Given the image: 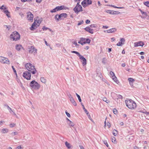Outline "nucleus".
Listing matches in <instances>:
<instances>
[{
  "mask_svg": "<svg viewBox=\"0 0 149 149\" xmlns=\"http://www.w3.org/2000/svg\"><path fill=\"white\" fill-rule=\"evenodd\" d=\"M117 45L119 46H121L122 45V44H121V42H119L117 44Z\"/></svg>",
  "mask_w": 149,
  "mask_h": 149,
  "instance_id": "13d9d810",
  "label": "nucleus"
},
{
  "mask_svg": "<svg viewBox=\"0 0 149 149\" xmlns=\"http://www.w3.org/2000/svg\"><path fill=\"white\" fill-rule=\"evenodd\" d=\"M91 41V40L89 38H86V39L85 41L83 42L82 44L84 45L86 43H90Z\"/></svg>",
  "mask_w": 149,
  "mask_h": 149,
  "instance_id": "b1692460",
  "label": "nucleus"
},
{
  "mask_svg": "<svg viewBox=\"0 0 149 149\" xmlns=\"http://www.w3.org/2000/svg\"><path fill=\"white\" fill-rule=\"evenodd\" d=\"M66 120L68 121H69V123H68V124L69 125L73 128H74V125L73 124V123L70 121L69 119H68L67 118H66Z\"/></svg>",
  "mask_w": 149,
  "mask_h": 149,
  "instance_id": "5701e85b",
  "label": "nucleus"
},
{
  "mask_svg": "<svg viewBox=\"0 0 149 149\" xmlns=\"http://www.w3.org/2000/svg\"><path fill=\"white\" fill-rule=\"evenodd\" d=\"M65 145L66 146L68 149H70V148H71L72 147L73 148V146H72V145H71L70 143H69L67 141H66L65 142Z\"/></svg>",
  "mask_w": 149,
  "mask_h": 149,
  "instance_id": "6ab92c4d",
  "label": "nucleus"
},
{
  "mask_svg": "<svg viewBox=\"0 0 149 149\" xmlns=\"http://www.w3.org/2000/svg\"><path fill=\"white\" fill-rule=\"evenodd\" d=\"M91 0H83L81 2V4L84 8L92 4Z\"/></svg>",
  "mask_w": 149,
  "mask_h": 149,
  "instance_id": "423d86ee",
  "label": "nucleus"
},
{
  "mask_svg": "<svg viewBox=\"0 0 149 149\" xmlns=\"http://www.w3.org/2000/svg\"><path fill=\"white\" fill-rule=\"evenodd\" d=\"M29 52L32 53L34 52V54H36L37 52V49L33 46H31L29 48Z\"/></svg>",
  "mask_w": 149,
  "mask_h": 149,
  "instance_id": "f8f14e48",
  "label": "nucleus"
},
{
  "mask_svg": "<svg viewBox=\"0 0 149 149\" xmlns=\"http://www.w3.org/2000/svg\"><path fill=\"white\" fill-rule=\"evenodd\" d=\"M107 6H111L112 7H114V8H117L122 9V8H124L123 7H117V6H115L112 5H107Z\"/></svg>",
  "mask_w": 149,
  "mask_h": 149,
  "instance_id": "a878e982",
  "label": "nucleus"
},
{
  "mask_svg": "<svg viewBox=\"0 0 149 149\" xmlns=\"http://www.w3.org/2000/svg\"><path fill=\"white\" fill-rule=\"evenodd\" d=\"M25 67L29 72H31L33 74L36 73V70L35 66L30 63H27L25 64Z\"/></svg>",
  "mask_w": 149,
  "mask_h": 149,
  "instance_id": "f03ea898",
  "label": "nucleus"
},
{
  "mask_svg": "<svg viewBox=\"0 0 149 149\" xmlns=\"http://www.w3.org/2000/svg\"><path fill=\"white\" fill-rule=\"evenodd\" d=\"M80 40H81V41L82 42H84V41H85V40H86V38H81Z\"/></svg>",
  "mask_w": 149,
  "mask_h": 149,
  "instance_id": "0e129e2a",
  "label": "nucleus"
},
{
  "mask_svg": "<svg viewBox=\"0 0 149 149\" xmlns=\"http://www.w3.org/2000/svg\"><path fill=\"white\" fill-rule=\"evenodd\" d=\"M67 14L65 13H62L58 15L56 14L55 16V18L58 21L59 19L62 20L67 17Z\"/></svg>",
  "mask_w": 149,
  "mask_h": 149,
  "instance_id": "39448f33",
  "label": "nucleus"
},
{
  "mask_svg": "<svg viewBox=\"0 0 149 149\" xmlns=\"http://www.w3.org/2000/svg\"><path fill=\"white\" fill-rule=\"evenodd\" d=\"M14 32H13L10 35V38L12 39H13V37H14Z\"/></svg>",
  "mask_w": 149,
  "mask_h": 149,
  "instance_id": "09e8293b",
  "label": "nucleus"
},
{
  "mask_svg": "<svg viewBox=\"0 0 149 149\" xmlns=\"http://www.w3.org/2000/svg\"><path fill=\"white\" fill-rule=\"evenodd\" d=\"M8 56L10 57H11L13 56V55H12V53L10 51L8 52Z\"/></svg>",
  "mask_w": 149,
  "mask_h": 149,
  "instance_id": "58836bf2",
  "label": "nucleus"
},
{
  "mask_svg": "<svg viewBox=\"0 0 149 149\" xmlns=\"http://www.w3.org/2000/svg\"><path fill=\"white\" fill-rule=\"evenodd\" d=\"M12 69L13 70L14 73L15 74H16V70H15V69L14 68V66H12Z\"/></svg>",
  "mask_w": 149,
  "mask_h": 149,
  "instance_id": "864d4df0",
  "label": "nucleus"
},
{
  "mask_svg": "<svg viewBox=\"0 0 149 149\" xmlns=\"http://www.w3.org/2000/svg\"><path fill=\"white\" fill-rule=\"evenodd\" d=\"M4 26H6V28L8 29V30H10L11 28V26L10 25L7 26L5 25Z\"/></svg>",
  "mask_w": 149,
  "mask_h": 149,
  "instance_id": "8fccbe9b",
  "label": "nucleus"
},
{
  "mask_svg": "<svg viewBox=\"0 0 149 149\" xmlns=\"http://www.w3.org/2000/svg\"><path fill=\"white\" fill-rule=\"evenodd\" d=\"M104 144H105L106 145V146L107 147H108L109 145L106 141H104Z\"/></svg>",
  "mask_w": 149,
  "mask_h": 149,
  "instance_id": "4d7b16f0",
  "label": "nucleus"
},
{
  "mask_svg": "<svg viewBox=\"0 0 149 149\" xmlns=\"http://www.w3.org/2000/svg\"><path fill=\"white\" fill-rule=\"evenodd\" d=\"M78 23L77 24L78 26H79V25L83 24L84 23L83 21L82 20H81L80 21H78Z\"/></svg>",
  "mask_w": 149,
  "mask_h": 149,
  "instance_id": "e433bc0d",
  "label": "nucleus"
},
{
  "mask_svg": "<svg viewBox=\"0 0 149 149\" xmlns=\"http://www.w3.org/2000/svg\"><path fill=\"white\" fill-rule=\"evenodd\" d=\"M118 132L115 130H114L113 131V134L114 136H116Z\"/></svg>",
  "mask_w": 149,
  "mask_h": 149,
  "instance_id": "473e14b6",
  "label": "nucleus"
},
{
  "mask_svg": "<svg viewBox=\"0 0 149 149\" xmlns=\"http://www.w3.org/2000/svg\"><path fill=\"white\" fill-rule=\"evenodd\" d=\"M83 42H82L81 40H80L78 42V43L79 44H81V45H83L84 44H82V43Z\"/></svg>",
  "mask_w": 149,
  "mask_h": 149,
  "instance_id": "69168bd1",
  "label": "nucleus"
},
{
  "mask_svg": "<svg viewBox=\"0 0 149 149\" xmlns=\"http://www.w3.org/2000/svg\"><path fill=\"white\" fill-rule=\"evenodd\" d=\"M15 125V124L14 123H11L10 125V127H12Z\"/></svg>",
  "mask_w": 149,
  "mask_h": 149,
  "instance_id": "603ef678",
  "label": "nucleus"
},
{
  "mask_svg": "<svg viewBox=\"0 0 149 149\" xmlns=\"http://www.w3.org/2000/svg\"><path fill=\"white\" fill-rule=\"evenodd\" d=\"M111 140L112 142L115 143H116V139L114 137H113L111 139Z\"/></svg>",
  "mask_w": 149,
  "mask_h": 149,
  "instance_id": "37998d69",
  "label": "nucleus"
},
{
  "mask_svg": "<svg viewBox=\"0 0 149 149\" xmlns=\"http://www.w3.org/2000/svg\"><path fill=\"white\" fill-rule=\"evenodd\" d=\"M118 99H122L123 98L122 96L120 95H118L117 96Z\"/></svg>",
  "mask_w": 149,
  "mask_h": 149,
  "instance_id": "3c124183",
  "label": "nucleus"
},
{
  "mask_svg": "<svg viewBox=\"0 0 149 149\" xmlns=\"http://www.w3.org/2000/svg\"><path fill=\"white\" fill-rule=\"evenodd\" d=\"M128 80L131 86H133V82L135 81L134 79L132 78H130L128 79Z\"/></svg>",
  "mask_w": 149,
  "mask_h": 149,
  "instance_id": "412c9836",
  "label": "nucleus"
},
{
  "mask_svg": "<svg viewBox=\"0 0 149 149\" xmlns=\"http://www.w3.org/2000/svg\"><path fill=\"white\" fill-rule=\"evenodd\" d=\"M65 113L66 114V115L67 116H68V117H70V115L69 113L67 111H65Z\"/></svg>",
  "mask_w": 149,
  "mask_h": 149,
  "instance_id": "a18cd8bd",
  "label": "nucleus"
},
{
  "mask_svg": "<svg viewBox=\"0 0 149 149\" xmlns=\"http://www.w3.org/2000/svg\"><path fill=\"white\" fill-rule=\"evenodd\" d=\"M90 22V21L89 19H87L86 21V24H88Z\"/></svg>",
  "mask_w": 149,
  "mask_h": 149,
  "instance_id": "680f3d73",
  "label": "nucleus"
},
{
  "mask_svg": "<svg viewBox=\"0 0 149 149\" xmlns=\"http://www.w3.org/2000/svg\"><path fill=\"white\" fill-rule=\"evenodd\" d=\"M79 59L82 60V63L83 66H84L86 64V59L83 56H82Z\"/></svg>",
  "mask_w": 149,
  "mask_h": 149,
  "instance_id": "a211bd4d",
  "label": "nucleus"
},
{
  "mask_svg": "<svg viewBox=\"0 0 149 149\" xmlns=\"http://www.w3.org/2000/svg\"><path fill=\"white\" fill-rule=\"evenodd\" d=\"M22 148V147H21V146H17L16 148V149H21Z\"/></svg>",
  "mask_w": 149,
  "mask_h": 149,
  "instance_id": "774afa93",
  "label": "nucleus"
},
{
  "mask_svg": "<svg viewBox=\"0 0 149 149\" xmlns=\"http://www.w3.org/2000/svg\"><path fill=\"white\" fill-rule=\"evenodd\" d=\"M11 134L13 135H15L17 134V132H13Z\"/></svg>",
  "mask_w": 149,
  "mask_h": 149,
  "instance_id": "052dcab7",
  "label": "nucleus"
},
{
  "mask_svg": "<svg viewBox=\"0 0 149 149\" xmlns=\"http://www.w3.org/2000/svg\"><path fill=\"white\" fill-rule=\"evenodd\" d=\"M112 79L114 81H115L116 83H118V80L117 79V78L115 75L113 76V77H112Z\"/></svg>",
  "mask_w": 149,
  "mask_h": 149,
  "instance_id": "c756f323",
  "label": "nucleus"
},
{
  "mask_svg": "<svg viewBox=\"0 0 149 149\" xmlns=\"http://www.w3.org/2000/svg\"><path fill=\"white\" fill-rule=\"evenodd\" d=\"M84 30L91 34H93L94 33L93 30L91 29L89 26H88L85 28Z\"/></svg>",
  "mask_w": 149,
  "mask_h": 149,
  "instance_id": "dca6fc26",
  "label": "nucleus"
},
{
  "mask_svg": "<svg viewBox=\"0 0 149 149\" xmlns=\"http://www.w3.org/2000/svg\"><path fill=\"white\" fill-rule=\"evenodd\" d=\"M145 111V110L143 109V110H141L139 112L141 113H144Z\"/></svg>",
  "mask_w": 149,
  "mask_h": 149,
  "instance_id": "338daca9",
  "label": "nucleus"
},
{
  "mask_svg": "<svg viewBox=\"0 0 149 149\" xmlns=\"http://www.w3.org/2000/svg\"><path fill=\"white\" fill-rule=\"evenodd\" d=\"M0 62L3 63L10 64V61L8 59L3 56H0Z\"/></svg>",
  "mask_w": 149,
  "mask_h": 149,
  "instance_id": "1a4fd4ad",
  "label": "nucleus"
},
{
  "mask_svg": "<svg viewBox=\"0 0 149 149\" xmlns=\"http://www.w3.org/2000/svg\"><path fill=\"white\" fill-rule=\"evenodd\" d=\"M31 72L28 71H25L23 73V76L25 79L28 80H29L31 79Z\"/></svg>",
  "mask_w": 149,
  "mask_h": 149,
  "instance_id": "6e6552de",
  "label": "nucleus"
},
{
  "mask_svg": "<svg viewBox=\"0 0 149 149\" xmlns=\"http://www.w3.org/2000/svg\"><path fill=\"white\" fill-rule=\"evenodd\" d=\"M57 11L56 7L52 10H50V12L52 13H55Z\"/></svg>",
  "mask_w": 149,
  "mask_h": 149,
  "instance_id": "a19ab883",
  "label": "nucleus"
},
{
  "mask_svg": "<svg viewBox=\"0 0 149 149\" xmlns=\"http://www.w3.org/2000/svg\"><path fill=\"white\" fill-rule=\"evenodd\" d=\"M139 10L141 13L143 15H144L145 16H147V14L146 12H144L141 9H139Z\"/></svg>",
  "mask_w": 149,
  "mask_h": 149,
  "instance_id": "cd10ccee",
  "label": "nucleus"
},
{
  "mask_svg": "<svg viewBox=\"0 0 149 149\" xmlns=\"http://www.w3.org/2000/svg\"><path fill=\"white\" fill-rule=\"evenodd\" d=\"M75 54H76L77 55L79 56V58H80L83 56H82L77 51H75Z\"/></svg>",
  "mask_w": 149,
  "mask_h": 149,
  "instance_id": "72a5a7b5",
  "label": "nucleus"
},
{
  "mask_svg": "<svg viewBox=\"0 0 149 149\" xmlns=\"http://www.w3.org/2000/svg\"><path fill=\"white\" fill-rule=\"evenodd\" d=\"M113 111L114 113L115 114H116L117 113L118 111L116 109H113Z\"/></svg>",
  "mask_w": 149,
  "mask_h": 149,
  "instance_id": "49530a36",
  "label": "nucleus"
},
{
  "mask_svg": "<svg viewBox=\"0 0 149 149\" xmlns=\"http://www.w3.org/2000/svg\"><path fill=\"white\" fill-rule=\"evenodd\" d=\"M40 80L43 83H45L46 82V80L44 77H41Z\"/></svg>",
  "mask_w": 149,
  "mask_h": 149,
  "instance_id": "bb28decb",
  "label": "nucleus"
},
{
  "mask_svg": "<svg viewBox=\"0 0 149 149\" xmlns=\"http://www.w3.org/2000/svg\"><path fill=\"white\" fill-rule=\"evenodd\" d=\"M14 37H13V40L17 41L19 40L20 38V36L19 33L17 31L14 32Z\"/></svg>",
  "mask_w": 149,
  "mask_h": 149,
  "instance_id": "9d476101",
  "label": "nucleus"
},
{
  "mask_svg": "<svg viewBox=\"0 0 149 149\" xmlns=\"http://www.w3.org/2000/svg\"><path fill=\"white\" fill-rule=\"evenodd\" d=\"M27 18L28 20L33 21V15L30 12H27Z\"/></svg>",
  "mask_w": 149,
  "mask_h": 149,
  "instance_id": "9b49d317",
  "label": "nucleus"
},
{
  "mask_svg": "<svg viewBox=\"0 0 149 149\" xmlns=\"http://www.w3.org/2000/svg\"><path fill=\"white\" fill-rule=\"evenodd\" d=\"M83 109L84 110V111L86 113L87 115L88 116V118L91 120H92V119H91V117L88 112L87 111V110L85 108V107L84 106V105H83Z\"/></svg>",
  "mask_w": 149,
  "mask_h": 149,
  "instance_id": "f3484780",
  "label": "nucleus"
},
{
  "mask_svg": "<svg viewBox=\"0 0 149 149\" xmlns=\"http://www.w3.org/2000/svg\"><path fill=\"white\" fill-rule=\"evenodd\" d=\"M4 106L7 107L10 113H11V112H13V111L12 110L11 108L9 107V106L6 104H5L4 105Z\"/></svg>",
  "mask_w": 149,
  "mask_h": 149,
  "instance_id": "393cba45",
  "label": "nucleus"
},
{
  "mask_svg": "<svg viewBox=\"0 0 149 149\" xmlns=\"http://www.w3.org/2000/svg\"><path fill=\"white\" fill-rule=\"evenodd\" d=\"M29 85L31 88L34 89H38L40 87V85L34 80L30 82Z\"/></svg>",
  "mask_w": 149,
  "mask_h": 149,
  "instance_id": "20e7f679",
  "label": "nucleus"
},
{
  "mask_svg": "<svg viewBox=\"0 0 149 149\" xmlns=\"http://www.w3.org/2000/svg\"><path fill=\"white\" fill-rule=\"evenodd\" d=\"M144 45V43L141 41H140L139 42H135L134 43V47H137L138 46L142 47Z\"/></svg>",
  "mask_w": 149,
  "mask_h": 149,
  "instance_id": "4468645a",
  "label": "nucleus"
},
{
  "mask_svg": "<svg viewBox=\"0 0 149 149\" xmlns=\"http://www.w3.org/2000/svg\"><path fill=\"white\" fill-rule=\"evenodd\" d=\"M22 48H23L21 45H17L15 46V49L18 51H20Z\"/></svg>",
  "mask_w": 149,
  "mask_h": 149,
  "instance_id": "aec40b11",
  "label": "nucleus"
},
{
  "mask_svg": "<svg viewBox=\"0 0 149 149\" xmlns=\"http://www.w3.org/2000/svg\"><path fill=\"white\" fill-rule=\"evenodd\" d=\"M144 4L146 6L149 7V1H146L144 3Z\"/></svg>",
  "mask_w": 149,
  "mask_h": 149,
  "instance_id": "ea45409f",
  "label": "nucleus"
},
{
  "mask_svg": "<svg viewBox=\"0 0 149 149\" xmlns=\"http://www.w3.org/2000/svg\"><path fill=\"white\" fill-rule=\"evenodd\" d=\"M42 29L44 31L45 30H47V29H49L50 31H52L51 29H50L49 28L46 27L45 26H43Z\"/></svg>",
  "mask_w": 149,
  "mask_h": 149,
  "instance_id": "7c9ffc66",
  "label": "nucleus"
},
{
  "mask_svg": "<svg viewBox=\"0 0 149 149\" xmlns=\"http://www.w3.org/2000/svg\"><path fill=\"white\" fill-rule=\"evenodd\" d=\"M0 9L1 10H2L3 9H6V7H5L4 6V5H3L0 7Z\"/></svg>",
  "mask_w": 149,
  "mask_h": 149,
  "instance_id": "c03bdc74",
  "label": "nucleus"
},
{
  "mask_svg": "<svg viewBox=\"0 0 149 149\" xmlns=\"http://www.w3.org/2000/svg\"><path fill=\"white\" fill-rule=\"evenodd\" d=\"M3 133H5L8 132V130L7 129H3L2 130Z\"/></svg>",
  "mask_w": 149,
  "mask_h": 149,
  "instance_id": "f704fd0d",
  "label": "nucleus"
},
{
  "mask_svg": "<svg viewBox=\"0 0 149 149\" xmlns=\"http://www.w3.org/2000/svg\"><path fill=\"white\" fill-rule=\"evenodd\" d=\"M64 7V6H59V8L60 10L63 9Z\"/></svg>",
  "mask_w": 149,
  "mask_h": 149,
  "instance_id": "6e6d98bb",
  "label": "nucleus"
},
{
  "mask_svg": "<svg viewBox=\"0 0 149 149\" xmlns=\"http://www.w3.org/2000/svg\"><path fill=\"white\" fill-rule=\"evenodd\" d=\"M125 102L126 106L130 109H134L136 107V103L131 99L126 100Z\"/></svg>",
  "mask_w": 149,
  "mask_h": 149,
  "instance_id": "f257e3e1",
  "label": "nucleus"
},
{
  "mask_svg": "<svg viewBox=\"0 0 149 149\" xmlns=\"http://www.w3.org/2000/svg\"><path fill=\"white\" fill-rule=\"evenodd\" d=\"M3 12L5 13L6 15L8 17H10V16L9 14L10 12L8 11V10H3Z\"/></svg>",
  "mask_w": 149,
  "mask_h": 149,
  "instance_id": "4be33fe9",
  "label": "nucleus"
},
{
  "mask_svg": "<svg viewBox=\"0 0 149 149\" xmlns=\"http://www.w3.org/2000/svg\"><path fill=\"white\" fill-rule=\"evenodd\" d=\"M32 0H21V1L22 2H24L26 1H31Z\"/></svg>",
  "mask_w": 149,
  "mask_h": 149,
  "instance_id": "5fc2aeb1",
  "label": "nucleus"
},
{
  "mask_svg": "<svg viewBox=\"0 0 149 149\" xmlns=\"http://www.w3.org/2000/svg\"><path fill=\"white\" fill-rule=\"evenodd\" d=\"M90 26L91 28H96L97 26V25L96 24H91V25H90Z\"/></svg>",
  "mask_w": 149,
  "mask_h": 149,
  "instance_id": "79ce46f5",
  "label": "nucleus"
},
{
  "mask_svg": "<svg viewBox=\"0 0 149 149\" xmlns=\"http://www.w3.org/2000/svg\"><path fill=\"white\" fill-rule=\"evenodd\" d=\"M106 12L107 13H109L111 14H120V13L118 11L111 10H108L106 11Z\"/></svg>",
  "mask_w": 149,
  "mask_h": 149,
  "instance_id": "ddd939ff",
  "label": "nucleus"
},
{
  "mask_svg": "<svg viewBox=\"0 0 149 149\" xmlns=\"http://www.w3.org/2000/svg\"><path fill=\"white\" fill-rule=\"evenodd\" d=\"M125 40L124 38H121L120 40V42H121L122 45L124 44V42H125Z\"/></svg>",
  "mask_w": 149,
  "mask_h": 149,
  "instance_id": "4c0bfd02",
  "label": "nucleus"
},
{
  "mask_svg": "<svg viewBox=\"0 0 149 149\" xmlns=\"http://www.w3.org/2000/svg\"><path fill=\"white\" fill-rule=\"evenodd\" d=\"M106 59L105 58H103L102 60V63H103L104 64H105L106 63Z\"/></svg>",
  "mask_w": 149,
  "mask_h": 149,
  "instance_id": "bf43d9fd",
  "label": "nucleus"
},
{
  "mask_svg": "<svg viewBox=\"0 0 149 149\" xmlns=\"http://www.w3.org/2000/svg\"><path fill=\"white\" fill-rule=\"evenodd\" d=\"M70 96L69 97L70 98V100L71 101V102L73 104H74V100L73 98H72V97L71 96V95H70Z\"/></svg>",
  "mask_w": 149,
  "mask_h": 149,
  "instance_id": "c85d7f7f",
  "label": "nucleus"
},
{
  "mask_svg": "<svg viewBox=\"0 0 149 149\" xmlns=\"http://www.w3.org/2000/svg\"><path fill=\"white\" fill-rule=\"evenodd\" d=\"M42 20L39 19L38 20H35L34 22L32 24L31 27L30 29L31 31H34L35 29V27L37 28L39 26L41 23Z\"/></svg>",
  "mask_w": 149,
  "mask_h": 149,
  "instance_id": "7ed1b4c3",
  "label": "nucleus"
},
{
  "mask_svg": "<svg viewBox=\"0 0 149 149\" xmlns=\"http://www.w3.org/2000/svg\"><path fill=\"white\" fill-rule=\"evenodd\" d=\"M79 3L80 2H78L76 6H75V13H76L77 14L79 12L83 11L82 8L81 6L79 4Z\"/></svg>",
  "mask_w": 149,
  "mask_h": 149,
  "instance_id": "0eeeda50",
  "label": "nucleus"
},
{
  "mask_svg": "<svg viewBox=\"0 0 149 149\" xmlns=\"http://www.w3.org/2000/svg\"><path fill=\"white\" fill-rule=\"evenodd\" d=\"M116 30L117 29L115 28H113L104 31V32H107L108 33H114Z\"/></svg>",
  "mask_w": 149,
  "mask_h": 149,
  "instance_id": "2eb2a0df",
  "label": "nucleus"
},
{
  "mask_svg": "<svg viewBox=\"0 0 149 149\" xmlns=\"http://www.w3.org/2000/svg\"><path fill=\"white\" fill-rule=\"evenodd\" d=\"M107 125L108 127L109 128L110 127H111L110 123L109 122H108L107 123Z\"/></svg>",
  "mask_w": 149,
  "mask_h": 149,
  "instance_id": "e2e57ef3",
  "label": "nucleus"
},
{
  "mask_svg": "<svg viewBox=\"0 0 149 149\" xmlns=\"http://www.w3.org/2000/svg\"><path fill=\"white\" fill-rule=\"evenodd\" d=\"M110 74L112 76V77H113V76L115 75L114 73L112 71H110Z\"/></svg>",
  "mask_w": 149,
  "mask_h": 149,
  "instance_id": "de8ad7c7",
  "label": "nucleus"
},
{
  "mask_svg": "<svg viewBox=\"0 0 149 149\" xmlns=\"http://www.w3.org/2000/svg\"><path fill=\"white\" fill-rule=\"evenodd\" d=\"M102 100L103 101L106 102L107 103H109L110 102L109 101L107 100V98L106 97H103L102 99Z\"/></svg>",
  "mask_w": 149,
  "mask_h": 149,
  "instance_id": "2f4dec72",
  "label": "nucleus"
},
{
  "mask_svg": "<svg viewBox=\"0 0 149 149\" xmlns=\"http://www.w3.org/2000/svg\"><path fill=\"white\" fill-rule=\"evenodd\" d=\"M75 94H76V95H77V97L78 98V99L79 100V102H81V97H80V95H78L77 93H76Z\"/></svg>",
  "mask_w": 149,
  "mask_h": 149,
  "instance_id": "c9c22d12",
  "label": "nucleus"
}]
</instances>
